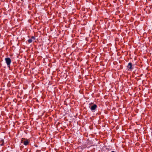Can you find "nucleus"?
I'll return each instance as SVG.
<instances>
[{
	"label": "nucleus",
	"instance_id": "obj_1",
	"mask_svg": "<svg viewBox=\"0 0 152 152\" xmlns=\"http://www.w3.org/2000/svg\"><path fill=\"white\" fill-rule=\"evenodd\" d=\"M5 61L8 67L10 68V64L11 62V60L10 58L7 57L5 58Z\"/></svg>",
	"mask_w": 152,
	"mask_h": 152
},
{
	"label": "nucleus",
	"instance_id": "obj_2",
	"mask_svg": "<svg viewBox=\"0 0 152 152\" xmlns=\"http://www.w3.org/2000/svg\"><path fill=\"white\" fill-rule=\"evenodd\" d=\"M21 142L25 145H28L29 143V142L28 141V140L24 138H22L21 139Z\"/></svg>",
	"mask_w": 152,
	"mask_h": 152
},
{
	"label": "nucleus",
	"instance_id": "obj_3",
	"mask_svg": "<svg viewBox=\"0 0 152 152\" xmlns=\"http://www.w3.org/2000/svg\"><path fill=\"white\" fill-rule=\"evenodd\" d=\"M132 64L131 62L129 63L127 66L128 70H131L133 69V68L132 67Z\"/></svg>",
	"mask_w": 152,
	"mask_h": 152
},
{
	"label": "nucleus",
	"instance_id": "obj_4",
	"mask_svg": "<svg viewBox=\"0 0 152 152\" xmlns=\"http://www.w3.org/2000/svg\"><path fill=\"white\" fill-rule=\"evenodd\" d=\"M97 106L96 104H94L91 105V107L90 106V108L92 111H94V110L96 108Z\"/></svg>",
	"mask_w": 152,
	"mask_h": 152
},
{
	"label": "nucleus",
	"instance_id": "obj_5",
	"mask_svg": "<svg viewBox=\"0 0 152 152\" xmlns=\"http://www.w3.org/2000/svg\"><path fill=\"white\" fill-rule=\"evenodd\" d=\"M4 140L3 139L0 140V144L1 146H3L4 145Z\"/></svg>",
	"mask_w": 152,
	"mask_h": 152
},
{
	"label": "nucleus",
	"instance_id": "obj_6",
	"mask_svg": "<svg viewBox=\"0 0 152 152\" xmlns=\"http://www.w3.org/2000/svg\"><path fill=\"white\" fill-rule=\"evenodd\" d=\"M28 43H30L32 42V40L31 39H29L28 40Z\"/></svg>",
	"mask_w": 152,
	"mask_h": 152
},
{
	"label": "nucleus",
	"instance_id": "obj_7",
	"mask_svg": "<svg viewBox=\"0 0 152 152\" xmlns=\"http://www.w3.org/2000/svg\"><path fill=\"white\" fill-rule=\"evenodd\" d=\"M31 39H33V40L35 39V37L34 36H32L31 37Z\"/></svg>",
	"mask_w": 152,
	"mask_h": 152
}]
</instances>
